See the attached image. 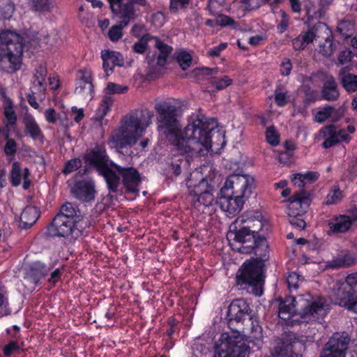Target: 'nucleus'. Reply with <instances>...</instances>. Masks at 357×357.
I'll return each mask as SVG.
<instances>
[{"label":"nucleus","mask_w":357,"mask_h":357,"mask_svg":"<svg viewBox=\"0 0 357 357\" xmlns=\"http://www.w3.org/2000/svg\"><path fill=\"white\" fill-rule=\"evenodd\" d=\"M155 41V46L159 50V55L157 59V64L160 66H163L167 63V59L172 51V47L165 44L160 41L158 38H153Z\"/></svg>","instance_id":"30"},{"label":"nucleus","mask_w":357,"mask_h":357,"mask_svg":"<svg viewBox=\"0 0 357 357\" xmlns=\"http://www.w3.org/2000/svg\"><path fill=\"white\" fill-rule=\"evenodd\" d=\"M47 70L45 67L40 66L36 70L34 75L33 86L36 87L37 91L40 93L45 90V76Z\"/></svg>","instance_id":"33"},{"label":"nucleus","mask_w":357,"mask_h":357,"mask_svg":"<svg viewBox=\"0 0 357 357\" xmlns=\"http://www.w3.org/2000/svg\"><path fill=\"white\" fill-rule=\"evenodd\" d=\"M251 335L249 337L250 342H254V344L260 347L262 344V330L257 321H252Z\"/></svg>","instance_id":"39"},{"label":"nucleus","mask_w":357,"mask_h":357,"mask_svg":"<svg viewBox=\"0 0 357 357\" xmlns=\"http://www.w3.org/2000/svg\"><path fill=\"white\" fill-rule=\"evenodd\" d=\"M351 59V52L349 50H343L340 52L338 55V63L341 65H344L350 62Z\"/></svg>","instance_id":"57"},{"label":"nucleus","mask_w":357,"mask_h":357,"mask_svg":"<svg viewBox=\"0 0 357 357\" xmlns=\"http://www.w3.org/2000/svg\"><path fill=\"white\" fill-rule=\"evenodd\" d=\"M72 114L71 116H74L73 119L75 121L79 123L84 117V111L82 109H77L76 107H72Z\"/></svg>","instance_id":"63"},{"label":"nucleus","mask_w":357,"mask_h":357,"mask_svg":"<svg viewBox=\"0 0 357 357\" xmlns=\"http://www.w3.org/2000/svg\"><path fill=\"white\" fill-rule=\"evenodd\" d=\"M58 121L59 123V126L65 130L73 126V121L65 113L58 114Z\"/></svg>","instance_id":"55"},{"label":"nucleus","mask_w":357,"mask_h":357,"mask_svg":"<svg viewBox=\"0 0 357 357\" xmlns=\"http://www.w3.org/2000/svg\"><path fill=\"white\" fill-rule=\"evenodd\" d=\"M153 38L154 37H151L149 34L143 35L140 40L134 45V51L139 54L144 53L146 49L147 41L150 39H153Z\"/></svg>","instance_id":"45"},{"label":"nucleus","mask_w":357,"mask_h":357,"mask_svg":"<svg viewBox=\"0 0 357 357\" xmlns=\"http://www.w3.org/2000/svg\"><path fill=\"white\" fill-rule=\"evenodd\" d=\"M227 47V43H220L219 45L211 49L208 51V54L212 57L218 56L220 55V52L222 50H224Z\"/></svg>","instance_id":"59"},{"label":"nucleus","mask_w":357,"mask_h":357,"mask_svg":"<svg viewBox=\"0 0 357 357\" xmlns=\"http://www.w3.org/2000/svg\"><path fill=\"white\" fill-rule=\"evenodd\" d=\"M356 262L357 259L354 256L348 252H342L328 262V266L333 268H345Z\"/></svg>","instance_id":"26"},{"label":"nucleus","mask_w":357,"mask_h":357,"mask_svg":"<svg viewBox=\"0 0 357 357\" xmlns=\"http://www.w3.org/2000/svg\"><path fill=\"white\" fill-rule=\"evenodd\" d=\"M79 210L77 206L72 203L67 202L61 207L59 213L56 215H63L72 220H77Z\"/></svg>","instance_id":"34"},{"label":"nucleus","mask_w":357,"mask_h":357,"mask_svg":"<svg viewBox=\"0 0 357 357\" xmlns=\"http://www.w3.org/2000/svg\"><path fill=\"white\" fill-rule=\"evenodd\" d=\"M292 68V64L289 59H284L281 64L280 71L282 75H289Z\"/></svg>","instance_id":"60"},{"label":"nucleus","mask_w":357,"mask_h":357,"mask_svg":"<svg viewBox=\"0 0 357 357\" xmlns=\"http://www.w3.org/2000/svg\"><path fill=\"white\" fill-rule=\"evenodd\" d=\"M110 8L119 18L123 20H132L135 19V10L133 5L130 2L123 0H108Z\"/></svg>","instance_id":"17"},{"label":"nucleus","mask_w":357,"mask_h":357,"mask_svg":"<svg viewBox=\"0 0 357 357\" xmlns=\"http://www.w3.org/2000/svg\"><path fill=\"white\" fill-rule=\"evenodd\" d=\"M213 191V187L207 180L202 178L190 194L194 208L199 212L208 215L215 213L216 202Z\"/></svg>","instance_id":"9"},{"label":"nucleus","mask_w":357,"mask_h":357,"mask_svg":"<svg viewBox=\"0 0 357 357\" xmlns=\"http://www.w3.org/2000/svg\"><path fill=\"white\" fill-rule=\"evenodd\" d=\"M322 96L327 100H335L339 96L337 84L333 77H327L323 87Z\"/></svg>","instance_id":"29"},{"label":"nucleus","mask_w":357,"mask_h":357,"mask_svg":"<svg viewBox=\"0 0 357 357\" xmlns=\"http://www.w3.org/2000/svg\"><path fill=\"white\" fill-rule=\"evenodd\" d=\"M153 116L149 110L136 111L124 116L119 127L113 131L111 142L119 148L135 144L151 123Z\"/></svg>","instance_id":"5"},{"label":"nucleus","mask_w":357,"mask_h":357,"mask_svg":"<svg viewBox=\"0 0 357 357\" xmlns=\"http://www.w3.org/2000/svg\"><path fill=\"white\" fill-rule=\"evenodd\" d=\"M346 287L345 284H336L331 296L336 305L348 307L353 298L350 291L346 290Z\"/></svg>","instance_id":"24"},{"label":"nucleus","mask_w":357,"mask_h":357,"mask_svg":"<svg viewBox=\"0 0 357 357\" xmlns=\"http://www.w3.org/2000/svg\"><path fill=\"white\" fill-rule=\"evenodd\" d=\"M114 100L110 96H104L97 109L96 116L99 119H102L110 110Z\"/></svg>","instance_id":"35"},{"label":"nucleus","mask_w":357,"mask_h":357,"mask_svg":"<svg viewBox=\"0 0 357 357\" xmlns=\"http://www.w3.org/2000/svg\"><path fill=\"white\" fill-rule=\"evenodd\" d=\"M317 27L314 26L311 30L301 34L293 40V47L296 50L304 49L309 43H312L317 36Z\"/></svg>","instance_id":"28"},{"label":"nucleus","mask_w":357,"mask_h":357,"mask_svg":"<svg viewBox=\"0 0 357 357\" xmlns=\"http://www.w3.org/2000/svg\"><path fill=\"white\" fill-rule=\"evenodd\" d=\"M19 347L15 342H10L3 348V353L6 356L11 355L15 351L17 350Z\"/></svg>","instance_id":"62"},{"label":"nucleus","mask_w":357,"mask_h":357,"mask_svg":"<svg viewBox=\"0 0 357 357\" xmlns=\"http://www.w3.org/2000/svg\"><path fill=\"white\" fill-rule=\"evenodd\" d=\"M341 83L348 92L357 91V75L348 73L341 77Z\"/></svg>","instance_id":"36"},{"label":"nucleus","mask_w":357,"mask_h":357,"mask_svg":"<svg viewBox=\"0 0 357 357\" xmlns=\"http://www.w3.org/2000/svg\"><path fill=\"white\" fill-rule=\"evenodd\" d=\"M222 188L223 192L229 190L246 201L255 188V178L249 174H233L227 178Z\"/></svg>","instance_id":"10"},{"label":"nucleus","mask_w":357,"mask_h":357,"mask_svg":"<svg viewBox=\"0 0 357 357\" xmlns=\"http://www.w3.org/2000/svg\"><path fill=\"white\" fill-rule=\"evenodd\" d=\"M24 38L15 31L4 29L0 31V61L9 64L10 71L17 70L22 63Z\"/></svg>","instance_id":"6"},{"label":"nucleus","mask_w":357,"mask_h":357,"mask_svg":"<svg viewBox=\"0 0 357 357\" xmlns=\"http://www.w3.org/2000/svg\"><path fill=\"white\" fill-rule=\"evenodd\" d=\"M75 92L83 99H92L93 85L92 84V73L91 70L83 69L78 72Z\"/></svg>","instance_id":"15"},{"label":"nucleus","mask_w":357,"mask_h":357,"mask_svg":"<svg viewBox=\"0 0 357 357\" xmlns=\"http://www.w3.org/2000/svg\"><path fill=\"white\" fill-rule=\"evenodd\" d=\"M264 226V220L259 213H244L231 225L227 239L241 244L237 247L231 243L234 250L241 253H251L260 245L266 247L265 238L259 234Z\"/></svg>","instance_id":"3"},{"label":"nucleus","mask_w":357,"mask_h":357,"mask_svg":"<svg viewBox=\"0 0 357 357\" xmlns=\"http://www.w3.org/2000/svg\"><path fill=\"white\" fill-rule=\"evenodd\" d=\"M349 342L347 333H334L323 349L321 357H345Z\"/></svg>","instance_id":"12"},{"label":"nucleus","mask_w":357,"mask_h":357,"mask_svg":"<svg viewBox=\"0 0 357 357\" xmlns=\"http://www.w3.org/2000/svg\"><path fill=\"white\" fill-rule=\"evenodd\" d=\"M266 137L267 142L270 144L275 146L279 144V137L273 127H269L267 128Z\"/></svg>","instance_id":"49"},{"label":"nucleus","mask_w":357,"mask_h":357,"mask_svg":"<svg viewBox=\"0 0 357 357\" xmlns=\"http://www.w3.org/2000/svg\"><path fill=\"white\" fill-rule=\"evenodd\" d=\"M303 278L296 272H291L287 276V283L289 289H296L303 282Z\"/></svg>","instance_id":"42"},{"label":"nucleus","mask_w":357,"mask_h":357,"mask_svg":"<svg viewBox=\"0 0 357 357\" xmlns=\"http://www.w3.org/2000/svg\"><path fill=\"white\" fill-rule=\"evenodd\" d=\"M123 26L121 24L114 25L108 31V37L112 41H117L122 36V29Z\"/></svg>","instance_id":"47"},{"label":"nucleus","mask_w":357,"mask_h":357,"mask_svg":"<svg viewBox=\"0 0 357 357\" xmlns=\"http://www.w3.org/2000/svg\"><path fill=\"white\" fill-rule=\"evenodd\" d=\"M291 181L295 185L299 188H303L305 185L304 180L303 179V174L298 173L294 174Z\"/></svg>","instance_id":"64"},{"label":"nucleus","mask_w":357,"mask_h":357,"mask_svg":"<svg viewBox=\"0 0 357 357\" xmlns=\"http://www.w3.org/2000/svg\"><path fill=\"white\" fill-rule=\"evenodd\" d=\"M47 273L48 269L45 264L40 261H36L30 266L24 280L26 283L33 284V286L30 288H34Z\"/></svg>","instance_id":"21"},{"label":"nucleus","mask_w":357,"mask_h":357,"mask_svg":"<svg viewBox=\"0 0 357 357\" xmlns=\"http://www.w3.org/2000/svg\"><path fill=\"white\" fill-rule=\"evenodd\" d=\"M30 175L29 171L27 168L22 170L20 163L14 162L12 164V168L10 173V180L13 186H18L20 185L22 178H23V188L28 189L30 186L31 181L29 178Z\"/></svg>","instance_id":"20"},{"label":"nucleus","mask_w":357,"mask_h":357,"mask_svg":"<svg viewBox=\"0 0 357 357\" xmlns=\"http://www.w3.org/2000/svg\"><path fill=\"white\" fill-rule=\"evenodd\" d=\"M246 10H252L259 8L264 4L263 0H241Z\"/></svg>","instance_id":"52"},{"label":"nucleus","mask_w":357,"mask_h":357,"mask_svg":"<svg viewBox=\"0 0 357 357\" xmlns=\"http://www.w3.org/2000/svg\"><path fill=\"white\" fill-rule=\"evenodd\" d=\"M263 263L256 259L245 261L236 275L237 282L240 285H247L248 291L255 295L263 293Z\"/></svg>","instance_id":"8"},{"label":"nucleus","mask_w":357,"mask_h":357,"mask_svg":"<svg viewBox=\"0 0 357 357\" xmlns=\"http://www.w3.org/2000/svg\"><path fill=\"white\" fill-rule=\"evenodd\" d=\"M309 204L308 197L303 190H301L290 198L287 213L289 216H302L305 213Z\"/></svg>","instance_id":"16"},{"label":"nucleus","mask_w":357,"mask_h":357,"mask_svg":"<svg viewBox=\"0 0 357 357\" xmlns=\"http://www.w3.org/2000/svg\"><path fill=\"white\" fill-rule=\"evenodd\" d=\"M275 101L280 107L284 106L288 102V96L286 92L280 89H277L275 91Z\"/></svg>","instance_id":"50"},{"label":"nucleus","mask_w":357,"mask_h":357,"mask_svg":"<svg viewBox=\"0 0 357 357\" xmlns=\"http://www.w3.org/2000/svg\"><path fill=\"white\" fill-rule=\"evenodd\" d=\"M158 130L181 154L204 155L212 147V132L217 122L203 114L197 115L181 131L176 106L163 101L155 105Z\"/></svg>","instance_id":"1"},{"label":"nucleus","mask_w":357,"mask_h":357,"mask_svg":"<svg viewBox=\"0 0 357 357\" xmlns=\"http://www.w3.org/2000/svg\"><path fill=\"white\" fill-rule=\"evenodd\" d=\"M352 221H357V210L351 211V215H340L330 220L328 225L333 232L343 233L349 230Z\"/></svg>","instance_id":"19"},{"label":"nucleus","mask_w":357,"mask_h":357,"mask_svg":"<svg viewBox=\"0 0 357 357\" xmlns=\"http://www.w3.org/2000/svg\"><path fill=\"white\" fill-rule=\"evenodd\" d=\"M231 84V79L228 76H224L222 78L216 79L212 82V84L218 90H222Z\"/></svg>","instance_id":"48"},{"label":"nucleus","mask_w":357,"mask_h":357,"mask_svg":"<svg viewBox=\"0 0 357 357\" xmlns=\"http://www.w3.org/2000/svg\"><path fill=\"white\" fill-rule=\"evenodd\" d=\"M293 344L282 342L281 346L275 348L272 357H293Z\"/></svg>","instance_id":"40"},{"label":"nucleus","mask_w":357,"mask_h":357,"mask_svg":"<svg viewBox=\"0 0 357 357\" xmlns=\"http://www.w3.org/2000/svg\"><path fill=\"white\" fill-rule=\"evenodd\" d=\"M245 200L231 195L229 190L223 192V188L220 190V196L219 198L220 206L226 215L232 218L238 214L243 208Z\"/></svg>","instance_id":"14"},{"label":"nucleus","mask_w":357,"mask_h":357,"mask_svg":"<svg viewBox=\"0 0 357 357\" xmlns=\"http://www.w3.org/2000/svg\"><path fill=\"white\" fill-rule=\"evenodd\" d=\"M328 310L329 305L324 298L305 294L296 298L289 296L281 301L278 316L281 319L288 320L294 314H298L304 319H317L326 315Z\"/></svg>","instance_id":"4"},{"label":"nucleus","mask_w":357,"mask_h":357,"mask_svg":"<svg viewBox=\"0 0 357 357\" xmlns=\"http://www.w3.org/2000/svg\"><path fill=\"white\" fill-rule=\"evenodd\" d=\"M335 109L332 107H326L317 112L314 116V120L318 123H323L329 116H332Z\"/></svg>","instance_id":"44"},{"label":"nucleus","mask_w":357,"mask_h":357,"mask_svg":"<svg viewBox=\"0 0 357 357\" xmlns=\"http://www.w3.org/2000/svg\"><path fill=\"white\" fill-rule=\"evenodd\" d=\"M102 68L107 75L112 73L115 66H121L123 64L122 56L117 52L103 50L101 52Z\"/></svg>","instance_id":"22"},{"label":"nucleus","mask_w":357,"mask_h":357,"mask_svg":"<svg viewBox=\"0 0 357 357\" xmlns=\"http://www.w3.org/2000/svg\"><path fill=\"white\" fill-rule=\"evenodd\" d=\"M35 10L38 11H47L50 10V0H32Z\"/></svg>","instance_id":"53"},{"label":"nucleus","mask_w":357,"mask_h":357,"mask_svg":"<svg viewBox=\"0 0 357 357\" xmlns=\"http://www.w3.org/2000/svg\"><path fill=\"white\" fill-rule=\"evenodd\" d=\"M3 104L4 123L6 128L12 127L15 125L17 121V115L13 108L12 100H6Z\"/></svg>","instance_id":"32"},{"label":"nucleus","mask_w":357,"mask_h":357,"mask_svg":"<svg viewBox=\"0 0 357 357\" xmlns=\"http://www.w3.org/2000/svg\"><path fill=\"white\" fill-rule=\"evenodd\" d=\"M85 160L104 177L110 191L117 190L120 184L119 176L128 192H136L139 190L141 179L137 170L133 167L123 168L109 162L104 149L96 147L86 155Z\"/></svg>","instance_id":"2"},{"label":"nucleus","mask_w":357,"mask_h":357,"mask_svg":"<svg viewBox=\"0 0 357 357\" xmlns=\"http://www.w3.org/2000/svg\"><path fill=\"white\" fill-rule=\"evenodd\" d=\"M289 223L299 229H303L305 227V222L301 218V216H289Z\"/></svg>","instance_id":"56"},{"label":"nucleus","mask_w":357,"mask_h":357,"mask_svg":"<svg viewBox=\"0 0 357 357\" xmlns=\"http://www.w3.org/2000/svg\"><path fill=\"white\" fill-rule=\"evenodd\" d=\"M227 0H208V8L210 13L214 15L216 19H208L206 22H234V20L225 15L220 13L221 8Z\"/></svg>","instance_id":"25"},{"label":"nucleus","mask_w":357,"mask_h":357,"mask_svg":"<svg viewBox=\"0 0 357 357\" xmlns=\"http://www.w3.org/2000/svg\"><path fill=\"white\" fill-rule=\"evenodd\" d=\"M250 307L248 303L243 298H238L233 301L228 307V316L230 321H236L240 322L241 320H245V317H249V321H251L248 312Z\"/></svg>","instance_id":"18"},{"label":"nucleus","mask_w":357,"mask_h":357,"mask_svg":"<svg viewBox=\"0 0 357 357\" xmlns=\"http://www.w3.org/2000/svg\"><path fill=\"white\" fill-rule=\"evenodd\" d=\"M326 11V8L320 6H312L307 8L306 14L310 21L319 20L324 17Z\"/></svg>","instance_id":"38"},{"label":"nucleus","mask_w":357,"mask_h":357,"mask_svg":"<svg viewBox=\"0 0 357 357\" xmlns=\"http://www.w3.org/2000/svg\"><path fill=\"white\" fill-rule=\"evenodd\" d=\"M52 236L70 237L77 239L83 235V230L77 220H72L63 215H56L47 228Z\"/></svg>","instance_id":"11"},{"label":"nucleus","mask_w":357,"mask_h":357,"mask_svg":"<svg viewBox=\"0 0 357 357\" xmlns=\"http://www.w3.org/2000/svg\"><path fill=\"white\" fill-rule=\"evenodd\" d=\"M177 61L183 70H186L191 64V55L185 51H181L178 54Z\"/></svg>","instance_id":"43"},{"label":"nucleus","mask_w":357,"mask_h":357,"mask_svg":"<svg viewBox=\"0 0 357 357\" xmlns=\"http://www.w3.org/2000/svg\"><path fill=\"white\" fill-rule=\"evenodd\" d=\"M127 86L120 85L114 82H108L107 86L104 89L105 96H110L112 94L125 93L128 91Z\"/></svg>","instance_id":"41"},{"label":"nucleus","mask_w":357,"mask_h":357,"mask_svg":"<svg viewBox=\"0 0 357 357\" xmlns=\"http://www.w3.org/2000/svg\"><path fill=\"white\" fill-rule=\"evenodd\" d=\"M250 346L239 333H223L215 346L214 357H248Z\"/></svg>","instance_id":"7"},{"label":"nucleus","mask_w":357,"mask_h":357,"mask_svg":"<svg viewBox=\"0 0 357 357\" xmlns=\"http://www.w3.org/2000/svg\"><path fill=\"white\" fill-rule=\"evenodd\" d=\"M95 188L93 183L86 181L77 182L73 188L74 196L82 201L89 202L95 197Z\"/></svg>","instance_id":"23"},{"label":"nucleus","mask_w":357,"mask_h":357,"mask_svg":"<svg viewBox=\"0 0 357 357\" xmlns=\"http://www.w3.org/2000/svg\"><path fill=\"white\" fill-rule=\"evenodd\" d=\"M190 0H171L170 9L176 10L178 7L184 8L189 3Z\"/></svg>","instance_id":"61"},{"label":"nucleus","mask_w":357,"mask_h":357,"mask_svg":"<svg viewBox=\"0 0 357 357\" xmlns=\"http://www.w3.org/2000/svg\"><path fill=\"white\" fill-rule=\"evenodd\" d=\"M343 198V192L338 186L334 185L328 192L325 204L327 205L337 204Z\"/></svg>","instance_id":"37"},{"label":"nucleus","mask_w":357,"mask_h":357,"mask_svg":"<svg viewBox=\"0 0 357 357\" xmlns=\"http://www.w3.org/2000/svg\"><path fill=\"white\" fill-rule=\"evenodd\" d=\"M17 151V144L13 139L6 137V143L4 146V152L6 155H13Z\"/></svg>","instance_id":"51"},{"label":"nucleus","mask_w":357,"mask_h":357,"mask_svg":"<svg viewBox=\"0 0 357 357\" xmlns=\"http://www.w3.org/2000/svg\"><path fill=\"white\" fill-rule=\"evenodd\" d=\"M24 123L26 132L32 138L38 139L43 137L41 129L33 117L29 115L26 116Z\"/></svg>","instance_id":"31"},{"label":"nucleus","mask_w":357,"mask_h":357,"mask_svg":"<svg viewBox=\"0 0 357 357\" xmlns=\"http://www.w3.org/2000/svg\"><path fill=\"white\" fill-rule=\"evenodd\" d=\"M319 176V174L316 172H307L303 174V179L304 180L305 184L307 185L317 181Z\"/></svg>","instance_id":"58"},{"label":"nucleus","mask_w":357,"mask_h":357,"mask_svg":"<svg viewBox=\"0 0 357 357\" xmlns=\"http://www.w3.org/2000/svg\"><path fill=\"white\" fill-rule=\"evenodd\" d=\"M40 213L37 207L33 206H26L21 213L20 222L24 228L31 227L39 218Z\"/></svg>","instance_id":"27"},{"label":"nucleus","mask_w":357,"mask_h":357,"mask_svg":"<svg viewBox=\"0 0 357 357\" xmlns=\"http://www.w3.org/2000/svg\"><path fill=\"white\" fill-rule=\"evenodd\" d=\"M44 116L46 121L50 123H55L58 121V115L52 107H50L44 112Z\"/></svg>","instance_id":"54"},{"label":"nucleus","mask_w":357,"mask_h":357,"mask_svg":"<svg viewBox=\"0 0 357 357\" xmlns=\"http://www.w3.org/2000/svg\"><path fill=\"white\" fill-rule=\"evenodd\" d=\"M318 141H323L322 146L328 149L341 142H349L350 136L343 130H340L333 125L321 128L316 135Z\"/></svg>","instance_id":"13"},{"label":"nucleus","mask_w":357,"mask_h":357,"mask_svg":"<svg viewBox=\"0 0 357 357\" xmlns=\"http://www.w3.org/2000/svg\"><path fill=\"white\" fill-rule=\"evenodd\" d=\"M82 166V161L78 158H74L68 161L64 167L63 173L68 174L77 170Z\"/></svg>","instance_id":"46"}]
</instances>
